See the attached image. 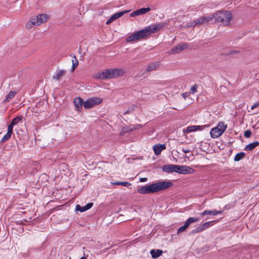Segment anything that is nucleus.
I'll use <instances>...</instances> for the list:
<instances>
[{"label":"nucleus","mask_w":259,"mask_h":259,"mask_svg":"<svg viewBox=\"0 0 259 259\" xmlns=\"http://www.w3.org/2000/svg\"><path fill=\"white\" fill-rule=\"evenodd\" d=\"M251 135V132L250 130H246L244 132V136L246 138H249Z\"/></svg>","instance_id":"obj_37"},{"label":"nucleus","mask_w":259,"mask_h":259,"mask_svg":"<svg viewBox=\"0 0 259 259\" xmlns=\"http://www.w3.org/2000/svg\"><path fill=\"white\" fill-rule=\"evenodd\" d=\"M151 10L150 8H143L134 11L130 14V16L135 17L147 13Z\"/></svg>","instance_id":"obj_12"},{"label":"nucleus","mask_w":259,"mask_h":259,"mask_svg":"<svg viewBox=\"0 0 259 259\" xmlns=\"http://www.w3.org/2000/svg\"><path fill=\"white\" fill-rule=\"evenodd\" d=\"M37 16L40 24L46 22L49 19V16L47 14H38Z\"/></svg>","instance_id":"obj_23"},{"label":"nucleus","mask_w":259,"mask_h":259,"mask_svg":"<svg viewBox=\"0 0 259 259\" xmlns=\"http://www.w3.org/2000/svg\"><path fill=\"white\" fill-rule=\"evenodd\" d=\"M259 105V102H255L251 107V110H253L254 109V108H256L257 107H258Z\"/></svg>","instance_id":"obj_39"},{"label":"nucleus","mask_w":259,"mask_h":259,"mask_svg":"<svg viewBox=\"0 0 259 259\" xmlns=\"http://www.w3.org/2000/svg\"><path fill=\"white\" fill-rule=\"evenodd\" d=\"M34 24L32 23V21H31V19L26 24V27L27 29H31L33 26H34Z\"/></svg>","instance_id":"obj_35"},{"label":"nucleus","mask_w":259,"mask_h":259,"mask_svg":"<svg viewBox=\"0 0 259 259\" xmlns=\"http://www.w3.org/2000/svg\"><path fill=\"white\" fill-rule=\"evenodd\" d=\"M167 24L166 23H160L158 24H153L150 25L143 29L137 31L136 32L130 35L126 38L127 42L138 41L141 40L151 34L154 33L162 29Z\"/></svg>","instance_id":"obj_1"},{"label":"nucleus","mask_w":259,"mask_h":259,"mask_svg":"<svg viewBox=\"0 0 259 259\" xmlns=\"http://www.w3.org/2000/svg\"><path fill=\"white\" fill-rule=\"evenodd\" d=\"M137 127L134 125H131L130 126H125L122 127V130L120 133L121 135L128 132H131L134 130H137Z\"/></svg>","instance_id":"obj_19"},{"label":"nucleus","mask_w":259,"mask_h":259,"mask_svg":"<svg viewBox=\"0 0 259 259\" xmlns=\"http://www.w3.org/2000/svg\"><path fill=\"white\" fill-rule=\"evenodd\" d=\"M16 95V92L15 91H12L9 93V94L6 97V98L4 100L5 102H9L12 99H13Z\"/></svg>","instance_id":"obj_28"},{"label":"nucleus","mask_w":259,"mask_h":259,"mask_svg":"<svg viewBox=\"0 0 259 259\" xmlns=\"http://www.w3.org/2000/svg\"><path fill=\"white\" fill-rule=\"evenodd\" d=\"M93 205V203L91 202L88 203L83 207H81L80 205H76L75 207V209L76 211H79L80 212H84L88 209H90Z\"/></svg>","instance_id":"obj_17"},{"label":"nucleus","mask_w":259,"mask_h":259,"mask_svg":"<svg viewBox=\"0 0 259 259\" xmlns=\"http://www.w3.org/2000/svg\"><path fill=\"white\" fill-rule=\"evenodd\" d=\"M188 47L187 44L183 43L178 45V46H176L175 48H172L170 50V51L168 52L169 54H175L178 53H180V52L182 51L183 50L187 49Z\"/></svg>","instance_id":"obj_9"},{"label":"nucleus","mask_w":259,"mask_h":259,"mask_svg":"<svg viewBox=\"0 0 259 259\" xmlns=\"http://www.w3.org/2000/svg\"><path fill=\"white\" fill-rule=\"evenodd\" d=\"M228 125L224 122H219L217 126L212 128L210 131V136L212 138H217L223 135L226 130Z\"/></svg>","instance_id":"obj_4"},{"label":"nucleus","mask_w":259,"mask_h":259,"mask_svg":"<svg viewBox=\"0 0 259 259\" xmlns=\"http://www.w3.org/2000/svg\"><path fill=\"white\" fill-rule=\"evenodd\" d=\"M203 231V230L202 229V227L201 225H200V226H199L197 227H196L195 229H194L192 232L193 234H196V233H198L199 232H202Z\"/></svg>","instance_id":"obj_34"},{"label":"nucleus","mask_w":259,"mask_h":259,"mask_svg":"<svg viewBox=\"0 0 259 259\" xmlns=\"http://www.w3.org/2000/svg\"><path fill=\"white\" fill-rule=\"evenodd\" d=\"M213 17L215 21L225 26H228L232 19V14L229 11H221L214 13Z\"/></svg>","instance_id":"obj_3"},{"label":"nucleus","mask_w":259,"mask_h":259,"mask_svg":"<svg viewBox=\"0 0 259 259\" xmlns=\"http://www.w3.org/2000/svg\"><path fill=\"white\" fill-rule=\"evenodd\" d=\"M223 213V211L222 210H217L215 209L213 210H205L202 212L201 213V215L202 216H204L205 215H217L218 214H222Z\"/></svg>","instance_id":"obj_15"},{"label":"nucleus","mask_w":259,"mask_h":259,"mask_svg":"<svg viewBox=\"0 0 259 259\" xmlns=\"http://www.w3.org/2000/svg\"><path fill=\"white\" fill-rule=\"evenodd\" d=\"M134 125L136 126V127H137V129H139V128H140L142 127V125H141V124H137V125Z\"/></svg>","instance_id":"obj_44"},{"label":"nucleus","mask_w":259,"mask_h":259,"mask_svg":"<svg viewBox=\"0 0 259 259\" xmlns=\"http://www.w3.org/2000/svg\"><path fill=\"white\" fill-rule=\"evenodd\" d=\"M166 149L165 144H157L153 146V149L156 155L160 154L161 151Z\"/></svg>","instance_id":"obj_13"},{"label":"nucleus","mask_w":259,"mask_h":259,"mask_svg":"<svg viewBox=\"0 0 259 259\" xmlns=\"http://www.w3.org/2000/svg\"><path fill=\"white\" fill-rule=\"evenodd\" d=\"M199 219L194 217L189 218L187 221L185 222L184 225L181 227L178 230V233H180L186 231L187 229L188 228L189 225L193 223L198 222L199 221Z\"/></svg>","instance_id":"obj_8"},{"label":"nucleus","mask_w":259,"mask_h":259,"mask_svg":"<svg viewBox=\"0 0 259 259\" xmlns=\"http://www.w3.org/2000/svg\"><path fill=\"white\" fill-rule=\"evenodd\" d=\"M12 133H13L12 128H11V127H9L8 126L7 133L2 139L1 142L4 143V142H5L6 141H8L11 138Z\"/></svg>","instance_id":"obj_22"},{"label":"nucleus","mask_w":259,"mask_h":259,"mask_svg":"<svg viewBox=\"0 0 259 259\" xmlns=\"http://www.w3.org/2000/svg\"><path fill=\"white\" fill-rule=\"evenodd\" d=\"M130 10L123 11L113 14L106 22L107 24H109L112 22L116 19L122 16L124 14L129 12Z\"/></svg>","instance_id":"obj_11"},{"label":"nucleus","mask_w":259,"mask_h":259,"mask_svg":"<svg viewBox=\"0 0 259 259\" xmlns=\"http://www.w3.org/2000/svg\"><path fill=\"white\" fill-rule=\"evenodd\" d=\"M197 85L196 84L193 85L191 88L190 89V91L189 93L193 94L197 92Z\"/></svg>","instance_id":"obj_36"},{"label":"nucleus","mask_w":259,"mask_h":259,"mask_svg":"<svg viewBox=\"0 0 259 259\" xmlns=\"http://www.w3.org/2000/svg\"><path fill=\"white\" fill-rule=\"evenodd\" d=\"M23 118V116H19L15 117L12 119L11 123L8 125V127L13 130L14 126L18 124L20 122H21Z\"/></svg>","instance_id":"obj_20"},{"label":"nucleus","mask_w":259,"mask_h":259,"mask_svg":"<svg viewBox=\"0 0 259 259\" xmlns=\"http://www.w3.org/2000/svg\"><path fill=\"white\" fill-rule=\"evenodd\" d=\"M80 259H87V258H85V257L83 256V257H81Z\"/></svg>","instance_id":"obj_47"},{"label":"nucleus","mask_w":259,"mask_h":259,"mask_svg":"<svg viewBox=\"0 0 259 259\" xmlns=\"http://www.w3.org/2000/svg\"><path fill=\"white\" fill-rule=\"evenodd\" d=\"M176 169L177 165L175 164H165L162 167V170L168 173L176 172Z\"/></svg>","instance_id":"obj_14"},{"label":"nucleus","mask_w":259,"mask_h":259,"mask_svg":"<svg viewBox=\"0 0 259 259\" xmlns=\"http://www.w3.org/2000/svg\"><path fill=\"white\" fill-rule=\"evenodd\" d=\"M203 129L202 126L199 125H191L187 127L186 129L183 130L184 133H190L195 132L197 130H202Z\"/></svg>","instance_id":"obj_18"},{"label":"nucleus","mask_w":259,"mask_h":259,"mask_svg":"<svg viewBox=\"0 0 259 259\" xmlns=\"http://www.w3.org/2000/svg\"><path fill=\"white\" fill-rule=\"evenodd\" d=\"M113 185H122L124 187H128L130 186H131V184L127 182H116L114 183H112Z\"/></svg>","instance_id":"obj_31"},{"label":"nucleus","mask_w":259,"mask_h":259,"mask_svg":"<svg viewBox=\"0 0 259 259\" xmlns=\"http://www.w3.org/2000/svg\"><path fill=\"white\" fill-rule=\"evenodd\" d=\"M147 179L146 178H141L140 180V182H146V181H147Z\"/></svg>","instance_id":"obj_43"},{"label":"nucleus","mask_w":259,"mask_h":259,"mask_svg":"<svg viewBox=\"0 0 259 259\" xmlns=\"http://www.w3.org/2000/svg\"><path fill=\"white\" fill-rule=\"evenodd\" d=\"M131 112V111L130 110H127L126 112H125L123 114H128L130 113V112Z\"/></svg>","instance_id":"obj_45"},{"label":"nucleus","mask_w":259,"mask_h":259,"mask_svg":"<svg viewBox=\"0 0 259 259\" xmlns=\"http://www.w3.org/2000/svg\"><path fill=\"white\" fill-rule=\"evenodd\" d=\"M176 172L183 175L191 174L194 172V170L187 165H177Z\"/></svg>","instance_id":"obj_7"},{"label":"nucleus","mask_w":259,"mask_h":259,"mask_svg":"<svg viewBox=\"0 0 259 259\" xmlns=\"http://www.w3.org/2000/svg\"><path fill=\"white\" fill-rule=\"evenodd\" d=\"M125 71L121 68L107 69L94 75L96 78L100 79H112L123 76Z\"/></svg>","instance_id":"obj_2"},{"label":"nucleus","mask_w":259,"mask_h":259,"mask_svg":"<svg viewBox=\"0 0 259 259\" xmlns=\"http://www.w3.org/2000/svg\"><path fill=\"white\" fill-rule=\"evenodd\" d=\"M102 102L100 98L94 97L90 98L83 102V106L85 109H90L96 105H99Z\"/></svg>","instance_id":"obj_5"},{"label":"nucleus","mask_w":259,"mask_h":259,"mask_svg":"<svg viewBox=\"0 0 259 259\" xmlns=\"http://www.w3.org/2000/svg\"><path fill=\"white\" fill-rule=\"evenodd\" d=\"M244 156L245 154L243 152L237 153L234 157V161H238L242 159L244 157Z\"/></svg>","instance_id":"obj_32"},{"label":"nucleus","mask_w":259,"mask_h":259,"mask_svg":"<svg viewBox=\"0 0 259 259\" xmlns=\"http://www.w3.org/2000/svg\"><path fill=\"white\" fill-rule=\"evenodd\" d=\"M190 95V93L188 92H186L183 94H182V96L184 98V99H186L187 97H188Z\"/></svg>","instance_id":"obj_40"},{"label":"nucleus","mask_w":259,"mask_h":259,"mask_svg":"<svg viewBox=\"0 0 259 259\" xmlns=\"http://www.w3.org/2000/svg\"><path fill=\"white\" fill-rule=\"evenodd\" d=\"M74 104L75 107L77 111H80L82 106H83V102L82 100L80 98H75L74 99Z\"/></svg>","instance_id":"obj_16"},{"label":"nucleus","mask_w":259,"mask_h":259,"mask_svg":"<svg viewBox=\"0 0 259 259\" xmlns=\"http://www.w3.org/2000/svg\"><path fill=\"white\" fill-rule=\"evenodd\" d=\"M158 67V65L156 63H151L148 65L147 67V71H151L155 70Z\"/></svg>","instance_id":"obj_30"},{"label":"nucleus","mask_w":259,"mask_h":259,"mask_svg":"<svg viewBox=\"0 0 259 259\" xmlns=\"http://www.w3.org/2000/svg\"><path fill=\"white\" fill-rule=\"evenodd\" d=\"M70 56L72 57V70L73 71L78 65V61L76 58L75 55H71Z\"/></svg>","instance_id":"obj_27"},{"label":"nucleus","mask_w":259,"mask_h":259,"mask_svg":"<svg viewBox=\"0 0 259 259\" xmlns=\"http://www.w3.org/2000/svg\"><path fill=\"white\" fill-rule=\"evenodd\" d=\"M239 53L238 51H232L229 53V55H234V54H238Z\"/></svg>","instance_id":"obj_42"},{"label":"nucleus","mask_w":259,"mask_h":259,"mask_svg":"<svg viewBox=\"0 0 259 259\" xmlns=\"http://www.w3.org/2000/svg\"><path fill=\"white\" fill-rule=\"evenodd\" d=\"M66 71L64 70H59L56 71L55 75L53 76V79L59 80L65 75Z\"/></svg>","instance_id":"obj_21"},{"label":"nucleus","mask_w":259,"mask_h":259,"mask_svg":"<svg viewBox=\"0 0 259 259\" xmlns=\"http://www.w3.org/2000/svg\"><path fill=\"white\" fill-rule=\"evenodd\" d=\"M163 253V251L160 249H152L150 251V254L153 258H156L160 256Z\"/></svg>","instance_id":"obj_24"},{"label":"nucleus","mask_w":259,"mask_h":259,"mask_svg":"<svg viewBox=\"0 0 259 259\" xmlns=\"http://www.w3.org/2000/svg\"><path fill=\"white\" fill-rule=\"evenodd\" d=\"M158 191L165 190L170 187L172 184L170 181H160L156 183Z\"/></svg>","instance_id":"obj_10"},{"label":"nucleus","mask_w":259,"mask_h":259,"mask_svg":"<svg viewBox=\"0 0 259 259\" xmlns=\"http://www.w3.org/2000/svg\"><path fill=\"white\" fill-rule=\"evenodd\" d=\"M182 150L183 152L187 153L190 152V150L188 148H182Z\"/></svg>","instance_id":"obj_41"},{"label":"nucleus","mask_w":259,"mask_h":259,"mask_svg":"<svg viewBox=\"0 0 259 259\" xmlns=\"http://www.w3.org/2000/svg\"><path fill=\"white\" fill-rule=\"evenodd\" d=\"M205 17H200L197 20H196V22H195V24L191 25V26L194 27L197 25H201L202 24L205 23Z\"/></svg>","instance_id":"obj_29"},{"label":"nucleus","mask_w":259,"mask_h":259,"mask_svg":"<svg viewBox=\"0 0 259 259\" xmlns=\"http://www.w3.org/2000/svg\"><path fill=\"white\" fill-rule=\"evenodd\" d=\"M158 192L156 183L141 187L138 192L141 194H149Z\"/></svg>","instance_id":"obj_6"},{"label":"nucleus","mask_w":259,"mask_h":259,"mask_svg":"<svg viewBox=\"0 0 259 259\" xmlns=\"http://www.w3.org/2000/svg\"><path fill=\"white\" fill-rule=\"evenodd\" d=\"M259 145V142H255L252 143H250L246 146L245 148V150L246 151H250L255 148Z\"/></svg>","instance_id":"obj_26"},{"label":"nucleus","mask_w":259,"mask_h":259,"mask_svg":"<svg viewBox=\"0 0 259 259\" xmlns=\"http://www.w3.org/2000/svg\"><path fill=\"white\" fill-rule=\"evenodd\" d=\"M218 221H212L207 222H205L201 225L203 230L209 228L210 226L213 225L215 223H217Z\"/></svg>","instance_id":"obj_25"},{"label":"nucleus","mask_w":259,"mask_h":259,"mask_svg":"<svg viewBox=\"0 0 259 259\" xmlns=\"http://www.w3.org/2000/svg\"><path fill=\"white\" fill-rule=\"evenodd\" d=\"M195 22H196V20H195V21H194L193 22H192V23H191V24H190V25H188V27L191 26V25L192 24V25L195 24Z\"/></svg>","instance_id":"obj_46"},{"label":"nucleus","mask_w":259,"mask_h":259,"mask_svg":"<svg viewBox=\"0 0 259 259\" xmlns=\"http://www.w3.org/2000/svg\"><path fill=\"white\" fill-rule=\"evenodd\" d=\"M213 19H214L213 15L212 16L206 17H205V23L211 21Z\"/></svg>","instance_id":"obj_38"},{"label":"nucleus","mask_w":259,"mask_h":259,"mask_svg":"<svg viewBox=\"0 0 259 259\" xmlns=\"http://www.w3.org/2000/svg\"><path fill=\"white\" fill-rule=\"evenodd\" d=\"M31 21H32V23H33V24L35 26H39L40 25V23L39 22V19H38V17L37 16H33L31 18Z\"/></svg>","instance_id":"obj_33"}]
</instances>
